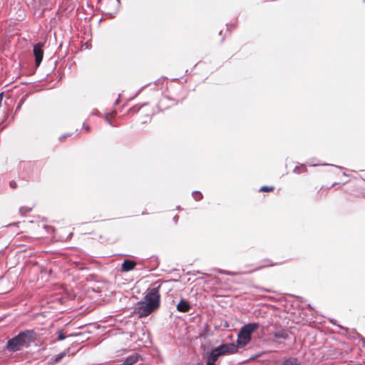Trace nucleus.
Listing matches in <instances>:
<instances>
[{
  "instance_id": "obj_1",
  "label": "nucleus",
  "mask_w": 365,
  "mask_h": 365,
  "mask_svg": "<svg viewBox=\"0 0 365 365\" xmlns=\"http://www.w3.org/2000/svg\"><path fill=\"white\" fill-rule=\"evenodd\" d=\"M33 339L34 332L32 331L21 332L8 341L7 348L12 351H19L24 346H29Z\"/></svg>"
},
{
  "instance_id": "obj_2",
  "label": "nucleus",
  "mask_w": 365,
  "mask_h": 365,
  "mask_svg": "<svg viewBox=\"0 0 365 365\" xmlns=\"http://www.w3.org/2000/svg\"><path fill=\"white\" fill-rule=\"evenodd\" d=\"M259 327V324L257 322L249 323L244 325L238 334V344L242 346L247 345L251 340V334L255 332Z\"/></svg>"
},
{
  "instance_id": "obj_3",
  "label": "nucleus",
  "mask_w": 365,
  "mask_h": 365,
  "mask_svg": "<svg viewBox=\"0 0 365 365\" xmlns=\"http://www.w3.org/2000/svg\"><path fill=\"white\" fill-rule=\"evenodd\" d=\"M144 300L151 304L154 309H158L160 304V286L148 289L146 291Z\"/></svg>"
},
{
  "instance_id": "obj_4",
  "label": "nucleus",
  "mask_w": 365,
  "mask_h": 365,
  "mask_svg": "<svg viewBox=\"0 0 365 365\" xmlns=\"http://www.w3.org/2000/svg\"><path fill=\"white\" fill-rule=\"evenodd\" d=\"M155 310V309H154L151 307V304H149L145 300L139 302L136 304V307H135L136 313L138 314L139 317H147L150 314H151L153 312H154Z\"/></svg>"
},
{
  "instance_id": "obj_5",
  "label": "nucleus",
  "mask_w": 365,
  "mask_h": 365,
  "mask_svg": "<svg viewBox=\"0 0 365 365\" xmlns=\"http://www.w3.org/2000/svg\"><path fill=\"white\" fill-rule=\"evenodd\" d=\"M42 47H43V44H41L40 43L36 44L34 46V54L35 56L36 65L37 66H38L41 64L42 59H43V51Z\"/></svg>"
},
{
  "instance_id": "obj_6",
  "label": "nucleus",
  "mask_w": 365,
  "mask_h": 365,
  "mask_svg": "<svg viewBox=\"0 0 365 365\" xmlns=\"http://www.w3.org/2000/svg\"><path fill=\"white\" fill-rule=\"evenodd\" d=\"M219 348L222 355L225 354H233L237 351V346L233 343L222 344Z\"/></svg>"
},
{
  "instance_id": "obj_7",
  "label": "nucleus",
  "mask_w": 365,
  "mask_h": 365,
  "mask_svg": "<svg viewBox=\"0 0 365 365\" xmlns=\"http://www.w3.org/2000/svg\"><path fill=\"white\" fill-rule=\"evenodd\" d=\"M136 263L134 261L126 259L122 264V270L128 272L135 268Z\"/></svg>"
},
{
  "instance_id": "obj_8",
  "label": "nucleus",
  "mask_w": 365,
  "mask_h": 365,
  "mask_svg": "<svg viewBox=\"0 0 365 365\" xmlns=\"http://www.w3.org/2000/svg\"><path fill=\"white\" fill-rule=\"evenodd\" d=\"M190 309V306L189 303L184 299L180 300L177 305V309L180 312H187Z\"/></svg>"
},
{
  "instance_id": "obj_9",
  "label": "nucleus",
  "mask_w": 365,
  "mask_h": 365,
  "mask_svg": "<svg viewBox=\"0 0 365 365\" xmlns=\"http://www.w3.org/2000/svg\"><path fill=\"white\" fill-rule=\"evenodd\" d=\"M222 355V352L220 350V348L219 346L217 347L216 349H213L209 357H208V361H212L213 364H215V361L217 359V358Z\"/></svg>"
},
{
  "instance_id": "obj_10",
  "label": "nucleus",
  "mask_w": 365,
  "mask_h": 365,
  "mask_svg": "<svg viewBox=\"0 0 365 365\" xmlns=\"http://www.w3.org/2000/svg\"><path fill=\"white\" fill-rule=\"evenodd\" d=\"M138 359L139 356L138 354H133L128 356V357H126L123 364L121 365H133L138 361Z\"/></svg>"
},
{
  "instance_id": "obj_11",
  "label": "nucleus",
  "mask_w": 365,
  "mask_h": 365,
  "mask_svg": "<svg viewBox=\"0 0 365 365\" xmlns=\"http://www.w3.org/2000/svg\"><path fill=\"white\" fill-rule=\"evenodd\" d=\"M282 365H302L301 362L295 357L285 359Z\"/></svg>"
},
{
  "instance_id": "obj_12",
  "label": "nucleus",
  "mask_w": 365,
  "mask_h": 365,
  "mask_svg": "<svg viewBox=\"0 0 365 365\" xmlns=\"http://www.w3.org/2000/svg\"><path fill=\"white\" fill-rule=\"evenodd\" d=\"M273 336L275 338L279 339H287L288 338V333L284 329H279L273 333Z\"/></svg>"
},
{
  "instance_id": "obj_13",
  "label": "nucleus",
  "mask_w": 365,
  "mask_h": 365,
  "mask_svg": "<svg viewBox=\"0 0 365 365\" xmlns=\"http://www.w3.org/2000/svg\"><path fill=\"white\" fill-rule=\"evenodd\" d=\"M192 196L195 200H200L202 198V195L200 192L195 191L192 192Z\"/></svg>"
},
{
  "instance_id": "obj_14",
  "label": "nucleus",
  "mask_w": 365,
  "mask_h": 365,
  "mask_svg": "<svg viewBox=\"0 0 365 365\" xmlns=\"http://www.w3.org/2000/svg\"><path fill=\"white\" fill-rule=\"evenodd\" d=\"M66 355V352H62L59 354H58L56 357H55V362H59L62 359L63 357Z\"/></svg>"
},
{
  "instance_id": "obj_15",
  "label": "nucleus",
  "mask_w": 365,
  "mask_h": 365,
  "mask_svg": "<svg viewBox=\"0 0 365 365\" xmlns=\"http://www.w3.org/2000/svg\"><path fill=\"white\" fill-rule=\"evenodd\" d=\"M274 187H268V186H262L259 190L262 191V192H268V191H272L273 190Z\"/></svg>"
},
{
  "instance_id": "obj_16",
  "label": "nucleus",
  "mask_w": 365,
  "mask_h": 365,
  "mask_svg": "<svg viewBox=\"0 0 365 365\" xmlns=\"http://www.w3.org/2000/svg\"><path fill=\"white\" fill-rule=\"evenodd\" d=\"M66 338L65 335L63 334L62 331H58V340H63Z\"/></svg>"
},
{
  "instance_id": "obj_17",
  "label": "nucleus",
  "mask_w": 365,
  "mask_h": 365,
  "mask_svg": "<svg viewBox=\"0 0 365 365\" xmlns=\"http://www.w3.org/2000/svg\"><path fill=\"white\" fill-rule=\"evenodd\" d=\"M30 210H31V209H29V208H24V207L20 208L21 212H24V213H26V212H29Z\"/></svg>"
},
{
  "instance_id": "obj_18",
  "label": "nucleus",
  "mask_w": 365,
  "mask_h": 365,
  "mask_svg": "<svg viewBox=\"0 0 365 365\" xmlns=\"http://www.w3.org/2000/svg\"><path fill=\"white\" fill-rule=\"evenodd\" d=\"M68 136V135H61L60 138H59V140L60 141H63L66 138H67Z\"/></svg>"
},
{
  "instance_id": "obj_19",
  "label": "nucleus",
  "mask_w": 365,
  "mask_h": 365,
  "mask_svg": "<svg viewBox=\"0 0 365 365\" xmlns=\"http://www.w3.org/2000/svg\"><path fill=\"white\" fill-rule=\"evenodd\" d=\"M207 365H215L212 361H207Z\"/></svg>"
},
{
  "instance_id": "obj_20",
  "label": "nucleus",
  "mask_w": 365,
  "mask_h": 365,
  "mask_svg": "<svg viewBox=\"0 0 365 365\" xmlns=\"http://www.w3.org/2000/svg\"><path fill=\"white\" fill-rule=\"evenodd\" d=\"M15 184H16V183H15L14 182H10V185H11V187H14V186H15Z\"/></svg>"
},
{
  "instance_id": "obj_21",
  "label": "nucleus",
  "mask_w": 365,
  "mask_h": 365,
  "mask_svg": "<svg viewBox=\"0 0 365 365\" xmlns=\"http://www.w3.org/2000/svg\"><path fill=\"white\" fill-rule=\"evenodd\" d=\"M178 216H175V217H174V220H175V221H177V220H178Z\"/></svg>"
}]
</instances>
